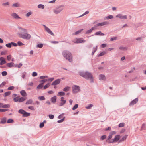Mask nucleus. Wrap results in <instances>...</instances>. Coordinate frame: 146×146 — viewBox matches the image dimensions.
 <instances>
[{"label":"nucleus","instance_id":"f257e3e1","mask_svg":"<svg viewBox=\"0 0 146 146\" xmlns=\"http://www.w3.org/2000/svg\"><path fill=\"white\" fill-rule=\"evenodd\" d=\"M19 31L17 34L19 36L23 39L29 40L31 38V35L27 33V30L25 29L22 28L20 27H18Z\"/></svg>","mask_w":146,"mask_h":146},{"label":"nucleus","instance_id":"f03ea898","mask_svg":"<svg viewBox=\"0 0 146 146\" xmlns=\"http://www.w3.org/2000/svg\"><path fill=\"white\" fill-rule=\"evenodd\" d=\"M79 74L85 79L90 80V83H92L94 82L93 76L90 73L88 72H79Z\"/></svg>","mask_w":146,"mask_h":146},{"label":"nucleus","instance_id":"7ed1b4c3","mask_svg":"<svg viewBox=\"0 0 146 146\" xmlns=\"http://www.w3.org/2000/svg\"><path fill=\"white\" fill-rule=\"evenodd\" d=\"M62 55L65 59L70 62H72L73 56L71 53L69 51L65 50L62 52Z\"/></svg>","mask_w":146,"mask_h":146},{"label":"nucleus","instance_id":"20e7f679","mask_svg":"<svg viewBox=\"0 0 146 146\" xmlns=\"http://www.w3.org/2000/svg\"><path fill=\"white\" fill-rule=\"evenodd\" d=\"M64 5H58L53 9V12L55 14H59L64 10Z\"/></svg>","mask_w":146,"mask_h":146},{"label":"nucleus","instance_id":"39448f33","mask_svg":"<svg viewBox=\"0 0 146 146\" xmlns=\"http://www.w3.org/2000/svg\"><path fill=\"white\" fill-rule=\"evenodd\" d=\"M72 92L74 94H76L80 91V87L76 85H74L72 87Z\"/></svg>","mask_w":146,"mask_h":146},{"label":"nucleus","instance_id":"423d86ee","mask_svg":"<svg viewBox=\"0 0 146 146\" xmlns=\"http://www.w3.org/2000/svg\"><path fill=\"white\" fill-rule=\"evenodd\" d=\"M42 25L44 27L45 30L49 34H50L52 35H54V34L52 32L51 30L47 27L45 25Z\"/></svg>","mask_w":146,"mask_h":146},{"label":"nucleus","instance_id":"0eeeda50","mask_svg":"<svg viewBox=\"0 0 146 146\" xmlns=\"http://www.w3.org/2000/svg\"><path fill=\"white\" fill-rule=\"evenodd\" d=\"M66 100H64V97H61L60 98V102L58 105L59 106H64L66 104Z\"/></svg>","mask_w":146,"mask_h":146},{"label":"nucleus","instance_id":"6e6552de","mask_svg":"<svg viewBox=\"0 0 146 146\" xmlns=\"http://www.w3.org/2000/svg\"><path fill=\"white\" fill-rule=\"evenodd\" d=\"M109 24V22L107 21H105L98 23L97 24L95 25V26L96 28L97 27L102 26L105 25H108Z\"/></svg>","mask_w":146,"mask_h":146},{"label":"nucleus","instance_id":"1a4fd4ad","mask_svg":"<svg viewBox=\"0 0 146 146\" xmlns=\"http://www.w3.org/2000/svg\"><path fill=\"white\" fill-rule=\"evenodd\" d=\"M11 15L15 19H21L17 14L15 13L11 14Z\"/></svg>","mask_w":146,"mask_h":146},{"label":"nucleus","instance_id":"9d476101","mask_svg":"<svg viewBox=\"0 0 146 146\" xmlns=\"http://www.w3.org/2000/svg\"><path fill=\"white\" fill-rule=\"evenodd\" d=\"M61 82L60 79H58L54 81L52 83L51 85L55 86L59 84Z\"/></svg>","mask_w":146,"mask_h":146},{"label":"nucleus","instance_id":"9b49d317","mask_svg":"<svg viewBox=\"0 0 146 146\" xmlns=\"http://www.w3.org/2000/svg\"><path fill=\"white\" fill-rule=\"evenodd\" d=\"M116 17L117 18H119L121 19H127V17L126 15H122L121 14H119L116 16Z\"/></svg>","mask_w":146,"mask_h":146},{"label":"nucleus","instance_id":"f8f14e48","mask_svg":"<svg viewBox=\"0 0 146 146\" xmlns=\"http://www.w3.org/2000/svg\"><path fill=\"white\" fill-rule=\"evenodd\" d=\"M138 101V98H136L135 99L132 101L129 104V106H133L135 104H136Z\"/></svg>","mask_w":146,"mask_h":146},{"label":"nucleus","instance_id":"ddd939ff","mask_svg":"<svg viewBox=\"0 0 146 146\" xmlns=\"http://www.w3.org/2000/svg\"><path fill=\"white\" fill-rule=\"evenodd\" d=\"M0 65H2L6 63V62L5 60V59L3 57L0 58Z\"/></svg>","mask_w":146,"mask_h":146},{"label":"nucleus","instance_id":"4468645a","mask_svg":"<svg viewBox=\"0 0 146 146\" xmlns=\"http://www.w3.org/2000/svg\"><path fill=\"white\" fill-rule=\"evenodd\" d=\"M78 42H76L78 44L85 43L86 41L82 38H77Z\"/></svg>","mask_w":146,"mask_h":146},{"label":"nucleus","instance_id":"2eb2a0df","mask_svg":"<svg viewBox=\"0 0 146 146\" xmlns=\"http://www.w3.org/2000/svg\"><path fill=\"white\" fill-rule=\"evenodd\" d=\"M99 78L100 80H106V78L105 75L102 74L99 75Z\"/></svg>","mask_w":146,"mask_h":146},{"label":"nucleus","instance_id":"dca6fc26","mask_svg":"<svg viewBox=\"0 0 146 146\" xmlns=\"http://www.w3.org/2000/svg\"><path fill=\"white\" fill-rule=\"evenodd\" d=\"M96 29V28L95 26H94V27H92L90 29L87 31L86 33V34H89L90 33H91L93 30H95Z\"/></svg>","mask_w":146,"mask_h":146},{"label":"nucleus","instance_id":"f3484780","mask_svg":"<svg viewBox=\"0 0 146 146\" xmlns=\"http://www.w3.org/2000/svg\"><path fill=\"white\" fill-rule=\"evenodd\" d=\"M120 138V135H117L115 137L114 139H113V141L115 142L118 141Z\"/></svg>","mask_w":146,"mask_h":146},{"label":"nucleus","instance_id":"a211bd4d","mask_svg":"<svg viewBox=\"0 0 146 146\" xmlns=\"http://www.w3.org/2000/svg\"><path fill=\"white\" fill-rule=\"evenodd\" d=\"M56 96H54L51 98V101L53 103H55L56 102Z\"/></svg>","mask_w":146,"mask_h":146},{"label":"nucleus","instance_id":"6ab92c4d","mask_svg":"<svg viewBox=\"0 0 146 146\" xmlns=\"http://www.w3.org/2000/svg\"><path fill=\"white\" fill-rule=\"evenodd\" d=\"M94 35H100V36H103L104 35V34L102 33L101 31H99L96 32L94 34Z\"/></svg>","mask_w":146,"mask_h":146},{"label":"nucleus","instance_id":"aec40b11","mask_svg":"<svg viewBox=\"0 0 146 146\" xmlns=\"http://www.w3.org/2000/svg\"><path fill=\"white\" fill-rule=\"evenodd\" d=\"M37 7L38 9H43L45 7L44 5L42 4H39L37 5Z\"/></svg>","mask_w":146,"mask_h":146},{"label":"nucleus","instance_id":"412c9836","mask_svg":"<svg viewBox=\"0 0 146 146\" xmlns=\"http://www.w3.org/2000/svg\"><path fill=\"white\" fill-rule=\"evenodd\" d=\"M83 29H81L80 30H79L76 31L75 32L73 33L72 34V35H77L80 34V33H81V32L82 31H83Z\"/></svg>","mask_w":146,"mask_h":146},{"label":"nucleus","instance_id":"4be33fe9","mask_svg":"<svg viewBox=\"0 0 146 146\" xmlns=\"http://www.w3.org/2000/svg\"><path fill=\"white\" fill-rule=\"evenodd\" d=\"M20 93L23 96H25L27 95V94L24 90H22L20 91Z\"/></svg>","mask_w":146,"mask_h":146},{"label":"nucleus","instance_id":"5701e85b","mask_svg":"<svg viewBox=\"0 0 146 146\" xmlns=\"http://www.w3.org/2000/svg\"><path fill=\"white\" fill-rule=\"evenodd\" d=\"M93 105L92 104H90L85 107V108L87 109H90L93 107Z\"/></svg>","mask_w":146,"mask_h":146},{"label":"nucleus","instance_id":"b1692460","mask_svg":"<svg viewBox=\"0 0 146 146\" xmlns=\"http://www.w3.org/2000/svg\"><path fill=\"white\" fill-rule=\"evenodd\" d=\"M146 129V123H143L141 128V130Z\"/></svg>","mask_w":146,"mask_h":146},{"label":"nucleus","instance_id":"393cba45","mask_svg":"<svg viewBox=\"0 0 146 146\" xmlns=\"http://www.w3.org/2000/svg\"><path fill=\"white\" fill-rule=\"evenodd\" d=\"M43 86V83H41L37 86L36 88L37 89L40 90L42 88Z\"/></svg>","mask_w":146,"mask_h":146},{"label":"nucleus","instance_id":"a878e982","mask_svg":"<svg viewBox=\"0 0 146 146\" xmlns=\"http://www.w3.org/2000/svg\"><path fill=\"white\" fill-rule=\"evenodd\" d=\"M10 5V3L8 2L3 3L2 4V5L4 7L9 6Z\"/></svg>","mask_w":146,"mask_h":146},{"label":"nucleus","instance_id":"bb28decb","mask_svg":"<svg viewBox=\"0 0 146 146\" xmlns=\"http://www.w3.org/2000/svg\"><path fill=\"white\" fill-rule=\"evenodd\" d=\"M20 5L18 2H17L13 4L12 5V7H19Z\"/></svg>","mask_w":146,"mask_h":146},{"label":"nucleus","instance_id":"cd10ccee","mask_svg":"<svg viewBox=\"0 0 146 146\" xmlns=\"http://www.w3.org/2000/svg\"><path fill=\"white\" fill-rule=\"evenodd\" d=\"M65 94V93L63 92H59L58 94V96H64Z\"/></svg>","mask_w":146,"mask_h":146},{"label":"nucleus","instance_id":"c85d7f7f","mask_svg":"<svg viewBox=\"0 0 146 146\" xmlns=\"http://www.w3.org/2000/svg\"><path fill=\"white\" fill-rule=\"evenodd\" d=\"M14 63L13 62H11L9 63H7V66L9 68H11L13 66Z\"/></svg>","mask_w":146,"mask_h":146},{"label":"nucleus","instance_id":"c756f323","mask_svg":"<svg viewBox=\"0 0 146 146\" xmlns=\"http://www.w3.org/2000/svg\"><path fill=\"white\" fill-rule=\"evenodd\" d=\"M25 99V98L23 97H21L19 98L18 102H21L24 101Z\"/></svg>","mask_w":146,"mask_h":146},{"label":"nucleus","instance_id":"7c9ffc66","mask_svg":"<svg viewBox=\"0 0 146 146\" xmlns=\"http://www.w3.org/2000/svg\"><path fill=\"white\" fill-rule=\"evenodd\" d=\"M6 118L4 117L1 119V123L4 124L6 123Z\"/></svg>","mask_w":146,"mask_h":146},{"label":"nucleus","instance_id":"2f4dec72","mask_svg":"<svg viewBox=\"0 0 146 146\" xmlns=\"http://www.w3.org/2000/svg\"><path fill=\"white\" fill-rule=\"evenodd\" d=\"M113 16L112 15H110L104 18V20H109L113 18Z\"/></svg>","mask_w":146,"mask_h":146},{"label":"nucleus","instance_id":"473e14b6","mask_svg":"<svg viewBox=\"0 0 146 146\" xmlns=\"http://www.w3.org/2000/svg\"><path fill=\"white\" fill-rule=\"evenodd\" d=\"M10 107V105L9 104L3 105L2 103V108H9Z\"/></svg>","mask_w":146,"mask_h":146},{"label":"nucleus","instance_id":"72a5a7b5","mask_svg":"<svg viewBox=\"0 0 146 146\" xmlns=\"http://www.w3.org/2000/svg\"><path fill=\"white\" fill-rule=\"evenodd\" d=\"M106 52L105 51H104L100 53L98 55V57H100L106 54Z\"/></svg>","mask_w":146,"mask_h":146},{"label":"nucleus","instance_id":"f704fd0d","mask_svg":"<svg viewBox=\"0 0 146 146\" xmlns=\"http://www.w3.org/2000/svg\"><path fill=\"white\" fill-rule=\"evenodd\" d=\"M33 102V100L32 99H30L28 100L26 102V104H29L32 103Z\"/></svg>","mask_w":146,"mask_h":146},{"label":"nucleus","instance_id":"c9c22d12","mask_svg":"<svg viewBox=\"0 0 146 146\" xmlns=\"http://www.w3.org/2000/svg\"><path fill=\"white\" fill-rule=\"evenodd\" d=\"M24 113V114L23 115V116L25 117H27L29 116L30 115V113L27 112L25 111Z\"/></svg>","mask_w":146,"mask_h":146},{"label":"nucleus","instance_id":"e433bc0d","mask_svg":"<svg viewBox=\"0 0 146 146\" xmlns=\"http://www.w3.org/2000/svg\"><path fill=\"white\" fill-rule=\"evenodd\" d=\"M127 136V135H125L124 136H123L122 138L119 141V142L125 140Z\"/></svg>","mask_w":146,"mask_h":146},{"label":"nucleus","instance_id":"4c0bfd02","mask_svg":"<svg viewBox=\"0 0 146 146\" xmlns=\"http://www.w3.org/2000/svg\"><path fill=\"white\" fill-rule=\"evenodd\" d=\"M78 105L77 104H75L74 106L72 108V110H75L78 107Z\"/></svg>","mask_w":146,"mask_h":146},{"label":"nucleus","instance_id":"58836bf2","mask_svg":"<svg viewBox=\"0 0 146 146\" xmlns=\"http://www.w3.org/2000/svg\"><path fill=\"white\" fill-rule=\"evenodd\" d=\"M70 87L69 86H67L63 89V91L65 92H67L69 91Z\"/></svg>","mask_w":146,"mask_h":146},{"label":"nucleus","instance_id":"ea45409f","mask_svg":"<svg viewBox=\"0 0 146 146\" xmlns=\"http://www.w3.org/2000/svg\"><path fill=\"white\" fill-rule=\"evenodd\" d=\"M25 111L23 110H19L18 112L19 113L23 115Z\"/></svg>","mask_w":146,"mask_h":146},{"label":"nucleus","instance_id":"a19ab883","mask_svg":"<svg viewBox=\"0 0 146 146\" xmlns=\"http://www.w3.org/2000/svg\"><path fill=\"white\" fill-rule=\"evenodd\" d=\"M89 13V11H86L83 14H82V15H80L79 16H78V17H82L84 15L88 14Z\"/></svg>","mask_w":146,"mask_h":146},{"label":"nucleus","instance_id":"79ce46f5","mask_svg":"<svg viewBox=\"0 0 146 146\" xmlns=\"http://www.w3.org/2000/svg\"><path fill=\"white\" fill-rule=\"evenodd\" d=\"M119 49L120 50H127V48L124 47L123 46H120L119 47Z\"/></svg>","mask_w":146,"mask_h":146},{"label":"nucleus","instance_id":"37998d69","mask_svg":"<svg viewBox=\"0 0 146 146\" xmlns=\"http://www.w3.org/2000/svg\"><path fill=\"white\" fill-rule=\"evenodd\" d=\"M38 99L40 100H44L45 99V98L44 96H39Z\"/></svg>","mask_w":146,"mask_h":146},{"label":"nucleus","instance_id":"c03bdc74","mask_svg":"<svg viewBox=\"0 0 146 146\" xmlns=\"http://www.w3.org/2000/svg\"><path fill=\"white\" fill-rule=\"evenodd\" d=\"M32 13V12L31 11H30L26 13V16L27 17H29L30 15H31Z\"/></svg>","mask_w":146,"mask_h":146},{"label":"nucleus","instance_id":"a18cd8bd","mask_svg":"<svg viewBox=\"0 0 146 146\" xmlns=\"http://www.w3.org/2000/svg\"><path fill=\"white\" fill-rule=\"evenodd\" d=\"M1 74L3 76H5L7 75V73L6 71H4L2 72Z\"/></svg>","mask_w":146,"mask_h":146},{"label":"nucleus","instance_id":"49530a36","mask_svg":"<svg viewBox=\"0 0 146 146\" xmlns=\"http://www.w3.org/2000/svg\"><path fill=\"white\" fill-rule=\"evenodd\" d=\"M125 126L124 123H121L119 124L118 126L119 127H123Z\"/></svg>","mask_w":146,"mask_h":146},{"label":"nucleus","instance_id":"de8ad7c7","mask_svg":"<svg viewBox=\"0 0 146 146\" xmlns=\"http://www.w3.org/2000/svg\"><path fill=\"white\" fill-rule=\"evenodd\" d=\"M11 94L10 92H7L5 93L4 97H6L9 96Z\"/></svg>","mask_w":146,"mask_h":146},{"label":"nucleus","instance_id":"09e8293b","mask_svg":"<svg viewBox=\"0 0 146 146\" xmlns=\"http://www.w3.org/2000/svg\"><path fill=\"white\" fill-rule=\"evenodd\" d=\"M8 109H0V112H4L8 111Z\"/></svg>","mask_w":146,"mask_h":146},{"label":"nucleus","instance_id":"8fccbe9b","mask_svg":"<svg viewBox=\"0 0 146 146\" xmlns=\"http://www.w3.org/2000/svg\"><path fill=\"white\" fill-rule=\"evenodd\" d=\"M135 70V68L134 67H133L132 68H131V70L129 71L128 72L129 73H132L133 71H134Z\"/></svg>","mask_w":146,"mask_h":146},{"label":"nucleus","instance_id":"3c124183","mask_svg":"<svg viewBox=\"0 0 146 146\" xmlns=\"http://www.w3.org/2000/svg\"><path fill=\"white\" fill-rule=\"evenodd\" d=\"M19 97H17L13 98V101L15 102H17L18 101Z\"/></svg>","mask_w":146,"mask_h":146},{"label":"nucleus","instance_id":"603ef678","mask_svg":"<svg viewBox=\"0 0 146 146\" xmlns=\"http://www.w3.org/2000/svg\"><path fill=\"white\" fill-rule=\"evenodd\" d=\"M6 46L9 48H11V47L12 45L11 43L7 44L5 45Z\"/></svg>","mask_w":146,"mask_h":146},{"label":"nucleus","instance_id":"864d4df0","mask_svg":"<svg viewBox=\"0 0 146 146\" xmlns=\"http://www.w3.org/2000/svg\"><path fill=\"white\" fill-rule=\"evenodd\" d=\"M64 118H65V117L63 118H62V119H61L60 120H58L57 121V122L58 123H62L64 121V119H65Z\"/></svg>","mask_w":146,"mask_h":146},{"label":"nucleus","instance_id":"5fc2aeb1","mask_svg":"<svg viewBox=\"0 0 146 146\" xmlns=\"http://www.w3.org/2000/svg\"><path fill=\"white\" fill-rule=\"evenodd\" d=\"M11 57V55H9L7 57V59L8 61H10Z\"/></svg>","mask_w":146,"mask_h":146},{"label":"nucleus","instance_id":"6e6d98bb","mask_svg":"<svg viewBox=\"0 0 146 146\" xmlns=\"http://www.w3.org/2000/svg\"><path fill=\"white\" fill-rule=\"evenodd\" d=\"M14 122V121L13 119H9L7 120V123H12Z\"/></svg>","mask_w":146,"mask_h":146},{"label":"nucleus","instance_id":"4d7b16f0","mask_svg":"<svg viewBox=\"0 0 146 146\" xmlns=\"http://www.w3.org/2000/svg\"><path fill=\"white\" fill-rule=\"evenodd\" d=\"M26 74V73L25 72H24L21 74V77L23 79H24L25 78Z\"/></svg>","mask_w":146,"mask_h":146},{"label":"nucleus","instance_id":"13d9d810","mask_svg":"<svg viewBox=\"0 0 146 146\" xmlns=\"http://www.w3.org/2000/svg\"><path fill=\"white\" fill-rule=\"evenodd\" d=\"M43 46V45L42 44H38L37 45V47H38L40 48H42Z\"/></svg>","mask_w":146,"mask_h":146},{"label":"nucleus","instance_id":"bf43d9fd","mask_svg":"<svg viewBox=\"0 0 146 146\" xmlns=\"http://www.w3.org/2000/svg\"><path fill=\"white\" fill-rule=\"evenodd\" d=\"M48 78V76H41L40 77V79H43Z\"/></svg>","mask_w":146,"mask_h":146},{"label":"nucleus","instance_id":"052dcab7","mask_svg":"<svg viewBox=\"0 0 146 146\" xmlns=\"http://www.w3.org/2000/svg\"><path fill=\"white\" fill-rule=\"evenodd\" d=\"M106 135H103L100 138L101 140H102L106 138Z\"/></svg>","mask_w":146,"mask_h":146},{"label":"nucleus","instance_id":"680f3d73","mask_svg":"<svg viewBox=\"0 0 146 146\" xmlns=\"http://www.w3.org/2000/svg\"><path fill=\"white\" fill-rule=\"evenodd\" d=\"M49 86L50 84L49 83L47 84L44 86V89H46Z\"/></svg>","mask_w":146,"mask_h":146},{"label":"nucleus","instance_id":"e2e57ef3","mask_svg":"<svg viewBox=\"0 0 146 146\" xmlns=\"http://www.w3.org/2000/svg\"><path fill=\"white\" fill-rule=\"evenodd\" d=\"M6 84L5 82H3L0 85V88L3 87Z\"/></svg>","mask_w":146,"mask_h":146},{"label":"nucleus","instance_id":"0e129e2a","mask_svg":"<svg viewBox=\"0 0 146 146\" xmlns=\"http://www.w3.org/2000/svg\"><path fill=\"white\" fill-rule=\"evenodd\" d=\"M14 88V87L13 86H11L9 87L8 88V90H13Z\"/></svg>","mask_w":146,"mask_h":146},{"label":"nucleus","instance_id":"69168bd1","mask_svg":"<svg viewBox=\"0 0 146 146\" xmlns=\"http://www.w3.org/2000/svg\"><path fill=\"white\" fill-rule=\"evenodd\" d=\"M32 75L33 76L35 77L37 75V74L36 72H33L32 73Z\"/></svg>","mask_w":146,"mask_h":146},{"label":"nucleus","instance_id":"338daca9","mask_svg":"<svg viewBox=\"0 0 146 146\" xmlns=\"http://www.w3.org/2000/svg\"><path fill=\"white\" fill-rule=\"evenodd\" d=\"M49 117L50 119H52L54 118V116L52 114H50L49 115Z\"/></svg>","mask_w":146,"mask_h":146},{"label":"nucleus","instance_id":"774afa93","mask_svg":"<svg viewBox=\"0 0 146 146\" xmlns=\"http://www.w3.org/2000/svg\"><path fill=\"white\" fill-rule=\"evenodd\" d=\"M17 45H18L19 46H21L22 45H24L20 41H18L17 42Z\"/></svg>","mask_w":146,"mask_h":146}]
</instances>
